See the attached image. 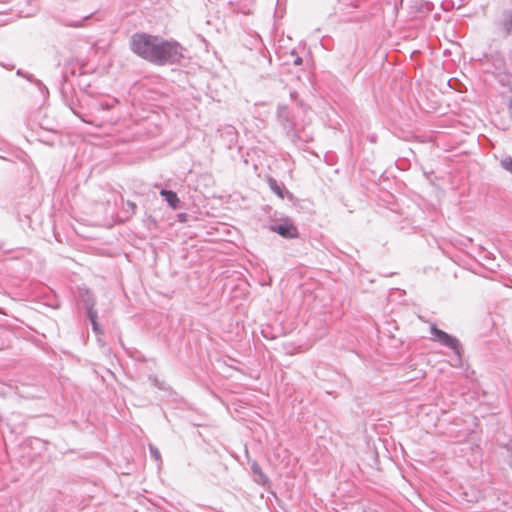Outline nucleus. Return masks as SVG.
<instances>
[{"mask_svg":"<svg viewBox=\"0 0 512 512\" xmlns=\"http://www.w3.org/2000/svg\"><path fill=\"white\" fill-rule=\"evenodd\" d=\"M130 47L139 57L158 65L174 64L183 58V48L178 42L146 33L134 34L130 40Z\"/></svg>","mask_w":512,"mask_h":512,"instance_id":"obj_1","label":"nucleus"},{"mask_svg":"<svg viewBox=\"0 0 512 512\" xmlns=\"http://www.w3.org/2000/svg\"><path fill=\"white\" fill-rule=\"evenodd\" d=\"M430 332H431L432 339L434 341H438L443 346H446V347L450 348L454 352V355L456 356L458 362L461 361L462 346H461L459 340L456 337H454V336L446 333L445 331L439 329L434 324L431 325Z\"/></svg>","mask_w":512,"mask_h":512,"instance_id":"obj_2","label":"nucleus"},{"mask_svg":"<svg viewBox=\"0 0 512 512\" xmlns=\"http://www.w3.org/2000/svg\"><path fill=\"white\" fill-rule=\"evenodd\" d=\"M83 302L86 309L87 317L91 322L93 331L97 334L102 333L100 326L97 322V311L94 309V300L90 296H87V298L84 299Z\"/></svg>","mask_w":512,"mask_h":512,"instance_id":"obj_3","label":"nucleus"},{"mask_svg":"<svg viewBox=\"0 0 512 512\" xmlns=\"http://www.w3.org/2000/svg\"><path fill=\"white\" fill-rule=\"evenodd\" d=\"M277 118L282 124L283 128L288 132L293 130L294 122L290 115V111L287 106L279 105L277 108Z\"/></svg>","mask_w":512,"mask_h":512,"instance_id":"obj_4","label":"nucleus"},{"mask_svg":"<svg viewBox=\"0 0 512 512\" xmlns=\"http://www.w3.org/2000/svg\"><path fill=\"white\" fill-rule=\"evenodd\" d=\"M498 27L506 34L512 35V9L505 10L502 13Z\"/></svg>","mask_w":512,"mask_h":512,"instance_id":"obj_5","label":"nucleus"},{"mask_svg":"<svg viewBox=\"0 0 512 512\" xmlns=\"http://www.w3.org/2000/svg\"><path fill=\"white\" fill-rule=\"evenodd\" d=\"M272 232H276L284 238L298 237L297 226H269Z\"/></svg>","mask_w":512,"mask_h":512,"instance_id":"obj_6","label":"nucleus"},{"mask_svg":"<svg viewBox=\"0 0 512 512\" xmlns=\"http://www.w3.org/2000/svg\"><path fill=\"white\" fill-rule=\"evenodd\" d=\"M160 195L166 201V203L173 209H178L180 204V199L177 194L171 190L161 189Z\"/></svg>","mask_w":512,"mask_h":512,"instance_id":"obj_7","label":"nucleus"},{"mask_svg":"<svg viewBox=\"0 0 512 512\" xmlns=\"http://www.w3.org/2000/svg\"><path fill=\"white\" fill-rule=\"evenodd\" d=\"M268 184L270 189L280 198L283 199L286 195H289V191L286 190V188L283 185L279 184L275 179L269 178Z\"/></svg>","mask_w":512,"mask_h":512,"instance_id":"obj_8","label":"nucleus"},{"mask_svg":"<svg viewBox=\"0 0 512 512\" xmlns=\"http://www.w3.org/2000/svg\"><path fill=\"white\" fill-rule=\"evenodd\" d=\"M252 471L255 475H258L260 480H261V483H265L268 481L267 477L265 476V474L262 472L260 466L257 464V463H254L252 465Z\"/></svg>","mask_w":512,"mask_h":512,"instance_id":"obj_9","label":"nucleus"},{"mask_svg":"<svg viewBox=\"0 0 512 512\" xmlns=\"http://www.w3.org/2000/svg\"><path fill=\"white\" fill-rule=\"evenodd\" d=\"M501 166L503 169L512 173V157L506 156L501 160Z\"/></svg>","mask_w":512,"mask_h":512,"instance_id":"obj_10","label":"nucleus"},{"mask_svg":"<svg viewBox=\"0 0 512 512\" xmlns=\"http://www.w3.org/2000/svg\"><path fill=\"white\" fill-rule=\"evenodd\" d=\"M119 101L117 99H113L111 101L102 102L100 104V108L103 110H110L115 107L116 104H118Z\"/></svg>","mask_w":512,"mask_h":512,"instance_id":"obj_11","label":"nucleus"},{"mask_svg":"<svg viewBox=\"0 0 512 512\" xmlns=\"http://www.w3.org/2000/svg\"><path fill=\"white\" fill-rule=\"evenodd\" d=\"M149 451H150V454L151 456L158 462H161V454L158 450L157 447L153 446V445H149Z\"/></svg>","mask_w":512,"mask_h":512,"instance_id":"obj_12","label":"nucleus"},{"mask_svg":"<svg viewBox=\"0 0 512 512\" xmlns=\"http://www.w3.org/2000/svg\"><path fill=\"white\" fill-rule=\"evenodd\" d=\"M17 75L23 76V77H25L27 80H29V81H31V82H35L37 85L42 86L41 81H39V80H34V79H33V76H32L31 74H24L21 70H18V71H17Z\"/></svg>","mask_w":512,"mask_h":512,"instance_id":"obj_13","label":"nucleus"},{"mask_svg":"<svg viewBox=\"0 0 512 512\" xmlns=\"http://www.w3.org/2000/svg\"><path fill=\"white\" fill-rule=\"evenodd\" d=\"M126 206L127 210H129L132 214L135 213L136 204L134 202L127 201Z\"/></svg>","mask_w":512,"mask_h":512,"instance_id":"obj_14","label":"nucleus"},{"mask_svg":"<svg viewBox=\"0 0 512 512\" xmlns=\"http://www.w3.org/2000/svg\"><path fill=\"white\" fill-rule=\"evenodd\" d=\"M300 62H301V59H300V58H297V59L295 60V64H299Z\"/></svg>","mask_w":512,"mask_h":512,"instance_id":"obj_15","label":"nucleus"}]
</instances>
